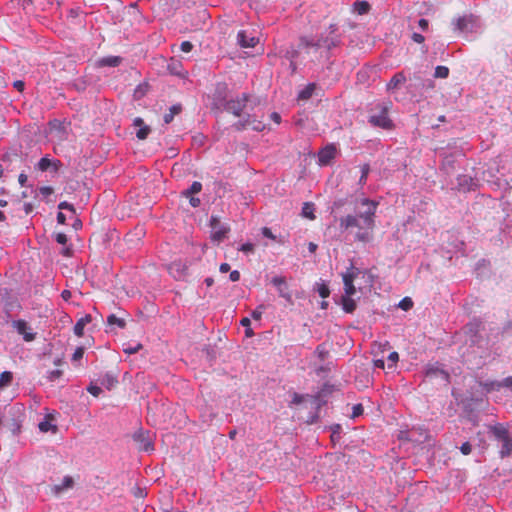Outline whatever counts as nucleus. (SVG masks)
I'll return each instance as SVG.
<instances>
[{
    "mask_svg": "<svg viewBox=\"0 0 512 512\" xmlns=\"http://www.w3.org/2000/svg\"><path fill=\"white\" fill-rule=\"evenodd\" d=\"M342 309L346 313H353L356 309V302L351 296L344 295L341 297Z\"/></svg>",
    "mask_w": 512,
    "mask_h": 512,
    "instance_id": "b1692460",
    "label": "nucleus"
},
{
    "mask_svg": "<svg viewBox=\"0 0 512 512\" xmlns=\"http://www.w3.org/2000/svg\"><path fill=\"white\" fill-rule=\"evenodd\" d=\"M424 376L430 381L437 380L440 385H447L450 381L448 371H446L442 365L437 362L427 364L425 366Z\"/></svg>",
    "mask_w": 512,
    "mask_h": 512,
    "instance_id": "423d86ee",
    "label": "nucleus"
},
{
    "mask_svg": "<svg viewBox=\"0 0 512 512\" xmlns=\"http://www.w3.org/2000/svg\"><path fill=\"white\" fill-rule=\"evenodd\" d=\"M271 283L277 288L279 296L286 300H291V295L288 292V286L284 277L275 276L272 278Z\"/></svg>",
    "mask_w": 512,
    "mask_h": 512,
    "instance_id": "4468645a",
    "label": "nucleus"
},
{
    "mask_svg": "<svg viewBox=\"0 0 512 512\" xmlns=\"http://www.w3.org/2000/svg\"><path fill=\"white\" fill-rule=\"evenodd\" d=\"M92 321L91 315L87 314L84 317L80 318L76 324L74 325L73 331L74 334L78 337L83 336L85 326Z\"/></svg>",
    "mask_w": 512,
    "mask_h": 512,
    "instance_id": "412c9836",
    "label": "nucleus"
},
{
    "mask_svg": "<svg viewBox=\"0 0 512 512\" xmlns=\"http://www.w3.org/2000/svg\"><path fill=\"white\" fill-rule=\"evenodd\" d=\"M313 211H314L313 204L305 203L302 208V215L306 218L314 219L315 215H314Z\"/></svg>",
    "mask_w": 512,
    "mask_h": 512,
    "instance_id": "4c0bfd02",
    "label": "nucleus"
},
{
    "mask_svg": "<svg viewBox=\"0 0 512 512\" xmlns=\"http://www.w3.org/2000/svg\"><path fill=\"white\" fill-rule=\"evenodd\" d=\"M58 209L60 210H69L73 213H75V208L72 204L68 203L67 201L60 202L58 204Z\"/></svg>",
    "mask_w": 512,
    "mask_h": 512,
    "instance_id": "864d4df0",
    "label": "nucleus"
},
{
    "mask_svg": "<svg viewBox=\"0 0 512 512\" xmlns=\"http://www.w3.org/2000/svg\"><path fill=\"white\" fill-rule=\"evenodd\" d=\"M303 400H304V396H303V395H300V394L294 393V395H293V399H292V403H293V404L298 405V404L302 403V402H303Z\"/></svg>",
    "mask_w": 512,
    "mask_h": 512,
    "instance_id": "69168bd1",
    "label": "nucleus"
},
{
    "mask_svg": "<svg viewBox=\"0 0 512 512\" xmlns=\"http://www.w3.org/2000/svg\"><path fill=\"white\" fill-rule=\"evenodd\" d=\"M391 108V102H382L376 105L375 113L368 117V123L377 128L391 130L394 127L393 121L389 118L388 113Z\"/></svg>",
    "mask_w": 512,
    "mask_h": 512,
    "instance_id": "20e7f679",
    "label": "nucleus"
},
{
    "mask_svg": "<svg viewBox=\"0 0 512 512\" xmlns=\"http://www.w3.org/2000/svg\"><path fill=\"white\" fill-rule=\"evenodd\" d=\"M354 9L359 15L368 13L370 5L366 1H356L354 3Z\"/></svg>",
    "mask_w": 512,
    "mask_h": 512,
    "instance_id": "c756f323",
    "label": "nucleus"
},
{
    "mask_svg": "<svg viewBox=\"0 0 512 512\" xmlns=\"http://www.w3.org/2000/svg\"><path fill=\"white\" fill-rule=\"evenodd\" d=\"M174 269H176L177 272H179L178 277L180 278L183 274V271L186 269V267L184 265H182L181 263H173L171 266V270H174Z\"/></svg>",
    "mask_w": 512,
    "mask_h": 512,
    "instance_id": "4d7b16f0",
    "label": "nucleus"
},
{
    "mask_svg": "<svg viewBox=\"0 0 512 512\" xmlns=\"http://www.w3.org/2000/svg\"><path fill=\"white\" fill-rule=\"evenodd\" d=\"M411 38L414 42L419 44H422L425 41V37L422 34L416 32L412 34Z\"/></svg>",
    "mask_w": 512,
    "mask_h": 512,
    "instance_id": "bf43d9fd",
    "label": "nucleus"
},
{
    "mask_svg": "<svg viewBox=\"0 0 512 512\" xmlns=\"http://www.w3.org/2000/svg\"><path fill=\"white\" fill-rule=\"evenodd\" d=\"M182 110V106L180 104L172 105L169 109L168 113L164 114L163 120L166 124H169L173 121L175 115L179 114Z\"/></svg>",
    "mask_w": 512,
    "mask_h": 512,
    "instance_id": "bb28decb",
    "label": "nucleus"
},
{
    "mask_svg": "<svg viewBox=\"0 0 512 512\" xmlns=\"http://www.w3.org/2000/svg\"><path fill=\"white\" fill-rule=\"evenodd\" d=\"M369 172H370L369 164H364V165L361 166V176L359 178V185L360 186H363V185L366 184Z\"/></svg>",
    "mask_w": 512,
    "mask_h": 512,
    "instance_id": "f704fd0d",
    "label": "nucleus"
},
{
    "mask_svg": "<svg viewBox=\"0 0 512 512\" xmlns=\"http://www.w3.org/2000/svg\"><path fill=\"white\" fill-rule=\"evenodd\" d=\"M460 451L463 455H469L472 451V446L469 442H465L461 445Z\"/></svg>",
    "mask_w": 512,
    "mask_h": 512,
    "instance_id": "5fc2aeb1",
    "label": "nucleus"
},
{
    "mask_svg": "<svg viewBox=\"0 0 512 512\" xmlns=\"http://www.w3.org/2000/svg\"><path fill=\"white\" fill-rule=\"evenodd\" d=\"M87 391L95 397L99 396L102 393V389L99 386L93 384H90L87 387Z\"/></svg>",
    "mask_w": 512,
    "mask_h": 512,
    "instance_id": "49530a36",
    "label": "nucleus"
},
{
    "mask_svg": "<svg viewBox=\"0 0 512 512\" xmlns=\"http://www.w3.org/2000/svg\"><path fill=\"white\" fill-rule=\"evenodd\" d=\"M478 179L470 175H459L457 177V189L462 192L476 190Z\"/></svg>",
    "mask_w": 512,
    "mask_h": 512,
    "instance_id": "f8f14e48",
    "label": "nucleus"
},
{
    "mask_svg": "<svg viewBox=\"0 0 512 512\" xmlns=\"http://www.w3.org/2000/svg\"><path fill=\"white\" fill-rule=\"evenodd\" d=\"M316 290L319 296L323 299L327 298L330 294L329 287L325 283H317Z\"/></svg>",
    "mask_w": 512,
    "mask_h": 512,
    "instance_id": "e433bc0d",
    "label": "nucleus"
},
{
    "mask_svg": "<svg viewBox=\"0 0 512 512\" xmlns=\"http://www.w3.org/2000/svg\"><path fill=\"white\" fill-rule=\"evenodd\" d=\"M116 382H117V380H116L113 376H111V375L107 374V375L104 377L102 384L106 385V387H107L108 389H111V387H112V386H114V384H115Z\"/></svg>",
    "mask_w": 512,
    "mask_h": 512,
    "instance_id": "a18cd8bd",
    "label": "nucleus"
},
{
    "mask_svg": "<svg viewBox=\"0 0 512 512\" xmlns=\"http://www.w3.org/2000/svg\"><path fill=\"white\" fill-rule=\"evenodd\" d=\"M55 241L58 243V244H61V245H66V243L68 242V238H67V235L64 234V233H56L55 234Z\"/></svg>",
    "mask_w": 512,
    "mask_h": 512,
    "instance_id": "8fccbe9b",
    "label": "nucleus"
},
{
    "mask_svg": "<svg viewBox=\"0 0 512 512\" xmlns=\"http://www.w3.org/2000/svg\"><path fill=\"white\" fill-rule=\"evenodd\" d=\"M240 119L233 124V128L237 131H243L247 129L251 123L254 122L252 119V112L246 111L245 114H243Z\"/></svg>",
    "mask_w": 512,
    "mask_h": 512,
    "instance_id": "f3484780",
    "label": "nucleus"
},
{
    "mask_svg": "<svg viewBox=\"0 0 512 512\" xmlns=\"http://www.w3.org/2000/svg\"><path fill=\"white\" fill-rule=\"evenodd\" d=\"M299 55L298 50L291 48L290 50H287L285 53V58L289 61H294Z\"/></svg>",
    "mask_w": 512,
    "mask_h": 512,
    "instance_id": "de8ad7c7",
    "label": "nucleus"
},
{
    "mask_svg": "<svg viewBox=\"0 0 512 512\" xmlns=\"http://www.w3.org/2000/svg\"><path fill=\"white\" fill-rule=\"evenodd\" d=\"M38 427L41 432H48L50 430H53V431L56 430V426L51 424L48 420L41 421L39 423Z\"/></svg>",
    "mask_w": 512,
    "mask_h": 512,
    "instance_id": "79ce46f5",
    "label": "nucleus"
},
{
    "mask_svg": "<svg viewBox=\"0 0 512 512\" xmlns=\"http://www.w3.org/2000/svg\"><path fill=\"white\" fill-rule=\"evenodd\" d=\"M39 191L43 196H49L53 193V188L50 186H43L39 189Z\"/></svg>",
    "mask_w": 512,
    "mask_h": 512,
    "instance_id": "e2e57ef3",
    "label": "nucleus"
},
{
    "mask_svg": "<svg viewBox=\"0 0 512 512\" xmlns=\"http://www.w3.org/2000/svg\"><path fill=\"white\" fill-rule=\"evenodd\" d=\"M331 431V440L333 442L339 441L342 433V426L340 424H333L329 427Z\"/></svg>",
    "mask_w": 512,
    "mask_h": 512,
    "instance_id": "7c9ffc66",
    "label": "nucleus"
},
{
    "mask_svg": "<svg viewBox=\"0 0 512 512\" xmlns=\"http://www.w3.org/2000/svg\"><path fill=\"white\" fill-rule=\"evenodd\" d=\"M239 251H242L245 254H250L254 252V245L252 243H244L239 247Z\"/></svg>",
    "mask_w": 512,
    "mask_h": 512,
    "instance_id": "09e8293b",
    "label": "nucleus"
},
{
    "mask_svg": "<svg viewBox=\"0 0 512 512\" xmlns=\"http://www.w3.org/2000/svg\"><path fill=\"white\" fill-rule=\"evenodd\" d=\"M263 306L257 307L254 311H252L251 316L254 320H260L262 316Z\"/></svg>",
    "mask_w": 512,
    "mask_h": 512,
    "instance_id": "13d9d810",
    "label": "nucleus"
},
{
    "mask_svg": "<svg viewBox=\"0 0 512 512\" xmlns=\"http://www.w3.org/2000/svg\"><path fill=\"white\" fill-rule=\"evenodd\" d=\"M359 203L365 207L363 211H357L355 214H348L339 219L341 231H348L357 228L355 240L368 243L372 239V230L375 226L374 217L378 207V202L368 198H362Z\"/></svg>",
    "mask_w": 512,
    "mask_h": 512,
    "instance_id": "f257e3e1",
    "label": "nucleus"
},
{
    "mask_svg": "<svg viewBox=\"0 0 512 512\" xmlns=\"http://www.w3.org/2000/svg\"><path fill=\"white\" fill-rule=\"evenodd\" d=\"M181 51L188 53L193 49V44L190 41H183L180 45Z\"/></svg>",
    "mask_w": 512,
    "mask_h": 512,
    "instance_id": "6e6d98bb",
    "label": "nucleus"
},
{
    "mask_svg": "<svg viewBox=\"0 0 512 512\" xmlns=\"http://www.w3.org/2000/svg\"><path fill=\"white\" fill-rule=\"evenodd\" d=\"M83 354H84V348L78 347L72 355V361L73 362L79 361L83 357Z\"/></svg>",
    "mask_w": 512,
    "mask_h": 512,
    "instance_id": "3c124183",
    "label": "nucleus"
},
{
    "mask_svg": "<svg viewBox=\"0 0 512 512\" xmlns=\"http://www.w3.org/2000/svg\"><path fill=\"white\" fill-rule=\"evenodd\" d=\"M258 41L257 37L247 34L244 30L239 31L237 34V43L242 48H254Z\"/></svg>",
    "mask_w": 512,
    "mask_h": 512,
    "instance_id": "ddd939ff",
    "label": "nucleus"
},
{
    "mask_svg": "<svg viewBox=\"0 0 512 512\" xmlns=\"http://www.w3.org/2000/svg\"><path fill=\"white\" fill-rule=\"evenodd\" d=\"M210 227L212 229L211 239L214 242H221L226 237L230 228L227 224L221 223L218 216L212 215L210 218Z\"/></svg>",
    "mask_w": 512,
    "mask_h": 512,
    "instance_id": "1a4fd4ad",
    "label": "nucleus"
},
{
    "mask_svg": "<svg viewBox=\"0 0 512 512\" xmlns=\"http://www.w3.org/2000/svg\"><path fill=\"white\" fill-rule=\"evenodd\" d=\"M418 26L422 31H426L429 27V22L427 19L421 18L418 20Z\"/></svg>",
    "mask_w": 512,
    "mask_h": 512,
    "instance_id": "052dcab7",
    "label": "nucleus"
},
{
    "mask_svg": "<svg viewBox=\"0 0 512 512\" xmlns=\"http://www.w3.org/2000/svg\"><path fill=\"white\" fill-rule=\"evenodd\" d=\"M342 44V34L338 32L336 24H330L327 29L316 36H302L299 39V47L309 53L311 50H321V56L330 59L334 48Z\"/></svg>",
    "mask_w": 512,
    "mask_h": 512,
    "instance_id": "f03ea898",
    "label": "nucleus"
},
{
    "mask_svg": "<svg viewBox=\"0 0 512 512\" xmlns=\"http://www.w3.org/2000/svg\"><path fill=\"white\" fill-rule=\"evenodd\" d=\"M359 273H361L360 269L351 265L348 271L342 275L345 295L353 296L356 293L353 282Z\"/></svg>",
    "mask_w": 512,
    "mask_h": 512,
    "instance_id": "9d476101",
    "label": "nucleus"
},
{
    "mask_svg": "<svg viewBox=\"0 0 512 512\" xmlns=\"http://www.w3.org/2000/svg\"><path fill=\"white\" fill-rule=\"evenodd\" d=\"M11 326L17 331L18 334L23 336L24 341L32 342L35 340L36 333L32 331V328L25 320H13Z\"/></svg>",
    "mask_w": 512,
    "mask_h": 512,
    "instance_id": "9b49d317",
    "label": "nucleus"
},
{
    "mask_svg": "<svg viewBox=\"0 0 512 512\" xmlns=\"http://www.w3.org/2000/svg\"><path fill=\"white\" fill-rule=\"evenodd\" d=\"M335 157V148L330 145L322 149L318 154V162L321 166H326Z\"/></svg>",
    "mask_w": 512,
    "mask_h": 512,
    "instance_id": "dca6fc26",
    "label": "nucleus"
},
{
    "mask_svg": "<svg viewBox=\"0 0 512 512\" xmlns=\"http://www.w3.org/2000/svg\"><path fill=\"white\" fill-rule=\"evenodd\" d=\"M74 484V481H73V478L70 477V476H65L61 482V484H58V485H55L53 487V491L56 493V494H60L62 493L63 491L69 489V488H72Z\"/></svg>",
    "mask_w": 512,
    "mask_h": 512,
    "instance_id": "393cba45",
    "label": "nucleus"
},
{
    "mask_svg": "<svg viewBox=\"0 0 512 512\" xmlns=\"http://www.w3.org/2000/svg\"><path fill=\"white\" fill-rule=\"evenodd\" d=\"M229 279L232 282H237L240 280V272L238 270H233L230 272Z\"/></svg>",
    "mask_w": 512,
    "mask_h": 512,
    "instance_id": "0e129e2a",
    "label": "nucleus"
},
{
    "mask_svg": "<svg viewBox=\"0 0 512 512\" xmlns=\"http://www.w3.org/2000/svg\"><path fill=\"white\" fill-rule=\"evenodd\" d=\"M133 437L136 441H140L142 443V450L145 452H149L154 449L152 442L145 436L144 432L139 431L135 433Z\"/></svg>",
    "mask_w": 512,
    "mask_h": 512,
    "instance_id": "5701e85b",
    "label": "nucleus"
},
{
    "mask_svg": "<svg viewBox=\"0 0 512 512\" xmlns=\"http://www.w3.org/2000/svg\"><path fill=\"white\" fill-rule=\"evenodd\" d=\"M262 234L263 236L271 239V240H275L276 239V236L272 233L271 229L267 228V227H264L262 229Z\"/></svg>",
    "mask_w": 512,
    "mask_h": 512,
    "instance_id": "680f3d73",
    "label": "nucleus"
},
{
    "mask_svg": "<svg viewBox=\"0 0 512 512\" xmlns=\"http://www.w3.org/2000/svg\"><path fill=\"white\" fill-rule=\"evenodd\" d=\"M434 76L436 78H442V79H445L449 76V68L446 67V66H437L435 68V73H434Z\"/></svg>",
    "mask_w": 512,
    "mask_h": 512,
    "instance_id": "c9c22d12",
    "label": "nucleus"
},
{
    "mask_svg": "<svg viewBox=\"0 0 512 512\" xmlns=\"http://www.w3.org/2000/svg\"><path fill=\"white\" fill-rule=\"evenodd\" d=\"M441 169L446 174H451L455 169V156L454 154H445L442 158Z\"/></svg>",
    "mask_w": 512,
    "mask_h": 512,
    "instance_id": "6ab92c4d",
    "label": "nucleus"
},
{
    "mask_svg": "<svg viewBox=\"0 0 512 512\" xmlns=\"http://www.w3.org/2000/svg\"><path fill=\"white\" fill-rule=\"evenodd\" d=\"M478 384L486 394L502 390L512 392V376L502 380H478Z\"/></svg>",
    "mask_w": 512,
    "mask_h": 512,
    "instance_id": "0eeeda50",
    "label": "nucleus"
},
{
    "mask_svg": "<svg viewBox=\"0 0 512 512\" xmlns=\"http://www.w3.org/2000/svg\"><path fill=\"white\" fill-rule=\"evenodd\" d=\"M315 353L321 361L325 360L329 354L328 350L323 344H320L316 347Z\"/></svg>",
    "mask_w": 512,
    "mask_h": 512,
    "instance_id": "ea45409f",
    "label": "nucleus"
},
{
    "mask_svg": "<svg viewBox=\"0 0 512 512\" xmlns=\"http://www.w3.org/2000/svg\"><path fill=\"white\" fill-rule=\"evenodd\" d=\"M490 433L494 438L501 443L499 451L501 458H506L512 455V438L509 431L502 424H496L489 428Z\"/></svg>",
    "mask_w": 512,
    "mask_h": 512,
    "instance_id": "39448f33",
    "label": "nucleus"
},
{
    "mask_svg": "<svg viewBox=\"0 0 512 512\" xmlns=\"http://www.w3.org/2000/svg\"><path fill=\"white\" fill-rule=\"evenodd\" d=\"M455 30L462 32V33H468L472 31L473 27V19L472 16H463L459 17L455 20Z\"/></svg>",
    "mask_w": 512,
    "mask_h": 512,
    "instance_id": "2eb2a0df",
    "label": "nucleus"
},
{
    "mask_svg": "<svg viewBox=\"0 0 512 512\" xmlns=\"http://www.w3.org/2000/svg\"><path fill=\"white\" fill-rule=\"evenodd\" d=\"M62 376V371L61 370H52L48 373V380L53 382L55 381L56 379L60 378Z\"/></svg>",
    "mask_w": 512,
    "mask_h": 512,
    "instance_id": "603ef678",
    "label": "nucleus"
},
{
    "mask_svg": "<svg viewBox=\"0 0 512 512\" xmlns=\"http://www.w3.org/2000/svg\"><path fill=\"white\" fill-rule=\"evenodd\" d=\"M311 401H312V405L315 407L316 411L314 413H312L308 419H307V423L309 424H314L318 421L319 419V409L321 408L322 406V401L320 400V397L317 395V396H311L310 397Z\"/></svg>",
    "mask_w": 512,
    "mask_h": 512,
    "instance_id": "aec40b11",
    "label": "nucleus"
},
{
    "mask_svg": "<svg viewBox=\"0 0 512 512\" xmlns=\"http://www.w3.org/2000/svg\"><path fill=\"white\" fill-rule=\"evenodd\" d=\"M122 58L120 56H106L98 61L99 66L102 67H117L121 64Z\"/></svg>",
    "mask_w": 512,
    "mask_h": 512,
    "instance_id": "4be33fe9",
    "label": "nucleus"
},
{
    "mask_svg": "<svg viewBox=\"0 0 512 512\" xmlns=\"http://www.w3.org/2000/svg\"><path fill=\"white\" fill-rule=\"evenodd\" d=\"M14 88H16L18 91H23L25 87V83L21 80H16L13 83Z\"/></svg>",
    "mask_w": 512,
    "mask_h": 512,
    "instance_id": "338daca9",
    "label": "nucleus"
},
{
    "mask_svg": "<svg viewBox=\"0 0 512 512\" xmlns=\"http://www.w3.org/2000/svg\"><path fill=\"white\" fill-rule=\"evenodd\" d=\"M406 81V77L402 72L396 73L388 82L387 89L392 90L399 87L401 84H403Z\"/></svg>",
    "mask_w": 512,
    "mask_h": 512,
    "instance_id": "a878e982",
    "label": "nucleus"
},
{
    "mask_svg": "<svg viewBox=\"0 0 512 512\" xmlns=\"http://www.w3.org/2000/svg\"><path fill=\"white\" fill-rule=\"evenodd\" d=\"M261 98L250 93H240L231 96L224 111L241 117L246 111L253 112L261 104Z\"/></svg>",
    "mask_w": 512,
    "mask_h": 512,
    "instance_id": "7ed1b4c3",
    "label": "nucleus"
},
{
    "mask_svg": "<svg viewBox=\"0 0 512 512\" xmlns=\"http://www.w3.org/2000/svg\"><path fill=\"white\" fill-rule=\"evenodd\" d=\"M150 132H151L150 127L144 125L143 127L138 129V131L136 132V136H137L138 139L144 140V139H146L148 137Z\"/></svg>",
    "mask_w": 512,
    "mask_h": 512,
    "instance_id": "a19ab883",
    "label": "nucleus"
},
{
    "mask_svg": "<svg viewBox=\"0 0 512 512\" xmlns=\"http://www.w3.org/2000/svg\"><path fill=\"white\" fill-rule=\"evenodd\" d=\"M388 360L392 363H396L399 360V355L397 352H391L388 356Z\"/></svg>",
    "mask_w": 512,
    "mask_h": 512,
    "instance_id": "774afa93",
    "label": "nucleus"
},
{
    "mask_svg": "<svg viewBox=\"0 0 512 512\" xmlns=\"http://www.w3.org/2000/svg\"><path fill=\"white\" fill-rule=\"evenodd\" d=\"M202 190V184L198 181H194L188 190L184 192L185 196H190L192 194H197Z\"/></svg>",
    "mask_w": 512,
    "mask_h": 512,
    "instance_id": "72a5a7b5",
    "label": "nucleus"
},
{
    "mask_svg": "<svg viewBox=\"0 0 512 512\" xmlns=\"http://www.w3.org/2000/svg\"><path fill=\"white\" fill-rule=\"evenodd\" d=\"M315 88H316L315 83H309L304 89H302L298 93V99L299 100H308L313 95Z\"/></svg>",
    "mask_w": 512,
    "mask_h": 512,
    "instance_id": "c85d7f7f",
    "label": "nucleus"
},
{
    "mask_svg": "<svg viewBox=\"0 0 512 512\" xmlns=\"http://www.w3.org/2000/svg\"><path fill=\"white\" fill-rule=\"evenodd\" d=\"M60 166L61 162L59 160L52 161L47 156L42 157L37 164V168L43 172L49 170L50 168H53L54 171H57Z\"/></svg>",
    "mask_w": 512,
    "mask_h": 512,
    "instance_id": "a211bd4d",
    "label": "nucleus"
},
{
    "mask_svg": "<svg viewBox=\"0 0 512 512\" xmlns=\"http://www.w3.org/2000/svg\"><path fill=\"white\" fill-rule=\"evenodd\" d=\"M108 325H117L119 328H124L126 323L124 319L118 318L114 314H110L107 318Z\"/></svg>",
    "mask_w": 512,
    "mask_h": 512,
    "instance_id": "2f4dec72",
    "label": "nucleus"
},
{
    "mask_svg": "<svg viewBox=\"0 0 512 512\" xmlns=\"http://www.w3.org/2000/svg\"><path fill=\"white\" fill-rule=\"evenodd\" d=\"M413 306V301L411 300V298L409 297H405L403 298L400 303H399V307L405 311H408L409 309H411Z\"/></svg>",
    "mask_w": 512,
    "mask_h": 512,
    "instance_id": "37998d69",
    "label": "nucleus"
},
{
    "mask_svg": "<svg viewBox=\"0 0 512 512\" xmlns=\"http://www.w3.org/2000/svg\"><path fill=\"white\" fill-rule=\"evenodd\" d=\"M252 119L254 120V122L251 123V125L249 126L252 128V130L261 132L265 129V125L262 123V121L257 119L255 110L252 112Z\"/></svg>",
    "mask_w": 512,
    "mask_h": 512,
    "instance_id": "473e14b6",
    "label": "nucleus"
},
{
    "mask_svg": "<svg viewBox=\"0 0 512 512\" xmlns=\"http://www.w3.org/2000/svg\"><path fill=\"white\" fill-rule=\"evenodd\" d=\"M13 381V373L10 371H4L0 374V391L9 387Z\"/></svg>",
    "mask_w": 512,
    "mask_h": 512,
    "instance_id": "cd10ccee",
    "label": "nucleus"
},
{
    "mask_svg": "<svg viewBox=\"0 0 512 512\" xmlns=\"http://www.w3.org/2000/svg\"><path fill=\"white\" fill-rule=\"evenodd\" d=\"M141 348H142V345L139 344V343L135 344V345L125 344L124 348H123V351L126 354L131 355V354L137 353Z\"/></svg>",
    "mask_w": 512,
    "mask_h": 512,
    "instance_id": "58836bf2",
    "label": "nucleus"
},
{
    "mask_svg": "<svg viewBox=\"0 0 512 512\" xmlns=\"http://www.w3.org/2000/svg\"><path fill=\"white\" fill-rule=\"evenodd\" d=\"M363 411H364V408H363L362 404H355L352 407L351 418H357V417L361 416L363 414Z\"/></svg>",
    "mask_w": 512,
    "mask_h": 512,
    "instance_id": "c03bdc74",
    "label": "nucleus"
},
{
    "mask_svg": "<svg viewBox=\"0 0 512 512\" xmlns=\"http://www.w3.org/2000/svg\"><path fill=\"white\" fill-rule=\"evenodd\" d=\"M230 97L227 94V86L225 84H217L212 95L211 109L217 113L224 112V109Z\"/></svg>",
    "mask_w": 512,
    "mask_h": 512,
    "instance_id": "6e6552de",
    "label": "nucleus"
}]
</instances>
